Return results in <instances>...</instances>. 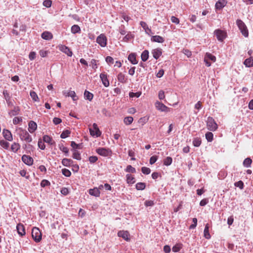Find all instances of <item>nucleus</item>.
Here are the masks:
<instances>
[{
  "label": "nucleus",
  "mask_w": 253,
  "mask_h": 253,
  "mask_svg": "<svg viewBox=\"0 0 253 253\" xmlns=\"http://www.w3.org/2000/svg\"><path fill=\"white\" fill-rule=\"evenodd\" d=\"M18 134L22 140H24L26 142H31L32 141V138L29 133L25 129L19 128L18 130Z\"/></svg>",
  "instance_id": "obj_1"
},
{
  "label": "nucleus",
  "mask_w": 253,
  "mask_h": 253,
  "mask_svg": "<svg viewBox=\"0 0 253 253\" xmlns=\"http://www.w3.org/2000/svg\"><path fill=\"white\" fill-rule=\"evenodd\" d=\"M236 24L242 35L245 37H248L249 33L245 24L240 19L237 20Z\"/></svg>",
  "instance_id": "obj_2"
},
{
  "label": "nucleus",
  "mask_w": 253,
  "mask_h": 253,
  "mask_svg": "<svg viewBox=\"0 0 253 253\" xmlns=\"http://www.w3.org/2000/svg\"><path fill=\"white\" fill-rule=\"evenodd\" d=\"M207 128L211 131H215L217 129L218 126L214 120L211 117H209L207 121Z\"/></svg>",
  "instance_id": "obj_3"
},
{
  "label": "nucleus",
  "mask_w": 253,
  "mask_h": 253,
  "mask_svg": "<svg viewBox=\"0 0 253 253\" xmlns=\"http://www.w3.org/2000/svg\"><path fill=\"white\" fill-rule=\"evenodd\" d=\"M96 152L100 156L103 157L111 156L112 152L109 148L100 147L96 150Z\"/></svg>",
  "instance_id": "obj_4"
},
{
  "label": "nucleus",
  "mask_w": 253,
  "mask_h": 253,
  "mask_svg": "<svg viewBox=\"0 0 253 253\" xmlns=\"http://www.w3.org/2000/svg\"><path fill=\"white\" fill-rule=\"evenodd\" d=\"M32 236L36 242H40L42 239V233L37 227H34L32 231Z\"/></svg>",
  "instance_id": "obj_5"
},
{
  "label": "nucleus",
  "mask_w": 253,
  "mask_h": 253,
  "mask_svg": "<svg viewBox=\"0 0 253 253\" xmlns=\"http://www.w3.org/2000/svg\"><path fill=\"white\" fill-rule=\"evenodd\" d=\"M89 132L91 136H95L96 137L100 136L101 134V131L97 126V124L95 123L93 124L92 128H89Z\"/></svg>",
  "instance_id": "obj_6"
},
{
  "label": "nucleus",
  "mask_w": 253,
  "mask_h": 253,
  "mask_svg": "<svg viewBox=\"0 0 253 253\" xmlns=\"http://www.w3.org/2000/svg\"><path fill=\"white\" fill-rule=\"evenodd\" d=\"M214 34L217 40L220 42L223 41L226 37V33L220 29L215 30Z\"/></svg>",
  "instance_id": "obj_7"
},
{
  "label": "nucleus",
  "mask_w": 253,
  "mask_h": 253,
  "mask_svg": "<svg viewBox=\"0 0 253 253\" xmlns=\"http://www.w3.org/2000/svg\"><path fill=\"white\" fill-rule=\"evenodd\" d=\"M96 42L102 47H105L107 44V38L104 34H101L96 39Z\"/></svg>",
  "instance_id": "obj_8"
},
{
  "label": "nucleus",
  "mask_w": 253,
  "mask_h": 253,
  "mask_svg": "<svg viewBox=\"0 0 253 253\" xmlns=\"http://www.w3.org/2000/svg\"><path fill=\"white\" fill-rule=\"evenodd\" d=\"M3 94L4 95V97L6 101L8 106L10 107L13 106V104L11 98V96L10 95L8 91L6 90H3Z\"/></svg>",
  "instance_id": "obj_9"
},
{
  "label": "nucleus",
  "mask_w": 253,
  "mask_h": 253,
  "mask_svg": "<svg viewBox=\"0 0 253 253\" xmlns=\"http://www.w3.org/2000/svg\"><path fill=\"white\" fill-rule=\"evenodd\" d=\"M22 161L28 166H32L33 164V159L30 156L23 155L22 157Z\"/></svg>",
  "instance_id": "obj_10"
},
{
  "label": "nucleus",
  "mask_w": 253,
  "mask_h": 253,
  "mask_svg": "<svg viewBox=\"0 0 253 253\" xmlns=\"http://www.w3.org/2000/svg\"><path fill=\"white\" fill-rule=\"evenodd\" d=\"M155 107L158 110L162 112H168L169 108L163 103L157 101L155 104Z\"/></svg>",
  "instance_id": "obj_11"
},
{
  "label": "nucleus",
  "mask_w": 253,
  "mask_h": 253,
  "mask_svg": "<svg viewBox=\"0 0 253 253\" xmlns=\"http://www.w3.org/2000/svg\"><path fill=\"white\" fill-rule=\"evenodd\" d=\"M118 236L120 237L123 238L126 241H129L130 239L129 238V233L127 231H120L118 232Z\"/></svg>",
  "instance_id": "obj_12"
},
{
  "label": "nucleus",
  "mask_w": 253,
  "mask_h": 253,
  "mask_svg": "<svg viewBox=\"0 0 253 253\" xmlns=\"http://www.w3.org/2000/svg\"><path fill=\"white\" fill-rule=\"evenodd\" d=\"M59 49L61 51H62L63 52H64V53L67 54L68 56L71 57L72 56V54H73L72 51L67 46L64 45H61L60 46H59Z\"/></svg>",
  "instance_id": "obj_13"
},
{
  "label": "nucleus",
  "mask_w": 253,
  "mask_h": 253,
  "mask_svg": "<svg viewBox=\"0 0 253 253\" xmlns=\"http://www.w3.org/2000/svg\"><path fill=\"white\" fill-rule=\"evenodd\" d=\"M100 78L101 80L102 84L105 87H108L110 84L109 81L107 79V75L104 73H101L100 75Z\"/></svg>",
  "instance_id": "obj_14"
},
{
  "label": "nucleus",
  "mask_w": 253,
  "mask_h": 253,
  "mask_svg": "<svg viewBox=\"0 0 253 253\" xmlns=\"http://www.w3.org/2000/svg\"><path fill=\"white\" fill-rule=\"evenodd\" d=\"M28 126V130L30 133H33L37 128V125L33 121H30Z\"/></svg>",
  "instance_id": "obj_15"
},
{
  "label": "nucleus",
  "mask_w": 253,
  "mask_h": 253,
  "mask_svg": "<svg viewBox=\"0 0 253 253\" xmlns=\"http://www.w3.org/2000/svg\"><path fill=\"white\" fill-rule=\"evenodd\" d=\"M3 135L5 139L8 141H11L13 139L12 136L10 131L7 129H3Z\"/></svg>",
  "instance_id": "obj_16"
},
{
  "label": "nucleus",
  "mask_w": 253,
  "mask_h": 253,
  "mask_svg": "<svg viewBox=\"0 0 253 253\" xmlns=\"http://www.w3.org/2000/svg\"><path fill=\"white\" fill-rule=\"evenodd\" d=\"M227 1L225 0H219L215 3L216 9L221 10L226 4Z\"/></svg>",
  "instance_id": "obj_17"
},
{
  "label": "nucleus",
  "mask_w": 253,
  "mask_h": 253,
  "mask_svg": "<svg viewBox=\"0 0 253 253\" xmlns=\"http://www.w3.org/2000/svg\"><path fill=\"white\" fill-rule=\"evenodd\" d=\"M16 229L18 232V233L20 236H23L25 234V228L23 224L21 223H19L16 226Z\"/></svg>",
  "instance_id": "obj_18"
},
{
  "label": "nucleus",
  "mask_w": 253,
  "mask_h": 253,
  "mask_svg": "<svg viewBox=\"0 0 253 253\" xmlns=\"http://www.w3.org/2000/svg\"><path fill=\"white\" fill-rule=\"evenodd\" d=\"M152 53L153 57L156 59H158L162 55V49L160 48L154 49L152 50Z\"/></svg>",
  "instance_id": "obj_19"
},
{
  "label": "nucleus",
  "mask_w": 253,
  "mask_h": 253,
  "mask_svg": "<svg viewBox=\"0 0 253 253\" xmlns=\"http://www.w3.org/2000/svg\"><path fill=\"white\" fill-rule=\"evenodd\" d=\"M89 194L91 196L98 197L100 196V191H99L98 188L95 187L89 190Z\"/></svg>",
  "instance_id": "obj_20"
},
{
  "label": "nucleus",
  "mask_w": 253,
  "mask_h": 253,
  "mask_svg": "<svg viewBox=\"0 0 253 253\" xmlns=\"http://www.w3.org/2000/svg\"><path fill=\"white\" fill-rule=\"evenodd\" d=\"M64 94L66 96H70L72 97L73 101H76L78 99V97L74 91L70 90L67 92H64Z\"/></svg>",
  "instance_id": "obj_21"
},
{
  "label": "nucleus",
  "mask_w": 253,
  "mask_h": 253,
  "mask_svg": "<svg viewBox=\"0 0 253 253\" xmlns=\"http://www.w3.org/2000/svg\"><path fill=\"white\" fill-rule=\"evenodd\" d=\"M42 38L45 40H50L52 39L53 36L51 33L45 31L41 35Z\"/></svg>",
  "instance_id": "obj_22"
},
{
  "label": "nucleus",
  "mask_w": 253,
  "mask_h": 253,
  "mask_svg": "<svg viewBox=\"0 0 253 253\" xmlns=\"http://www.w3.org/2000/svg\"><path fill=\"white\" fill-rule=\"evenodd\" d=\"M151 40L153 42H157L159 43H163L164 42V38L160 36H153Z\"/></svg>",
  "instance_id": "obj_23"
},
{
  "label": "nucleus",
  "mask_w": 253,
  "mask_h": 253,
  "mask_svg": "<svg viewBox=\"0 0 253 253\" xmlns=\"http://www.w3.org/2000/svg\"><path fill=\"white\" fill-rule=\"evenodd\" d=\"M140 24L141 26L145 30V33L146 34L150 35L152 33L151 30L148 27V26L146 22H145L144 21H141L140 22Z\"/></svg>",
  "instance_id": "obj_24"
},
{
  "label": "nucleus",
  "mask_w": 253,
  "mask_h": 253,
  "mask_svg": "<svg viewBox=\"0 0 253 253\" xmlns=\"http://www.w3.org/2000/svg\"><path fill=\"white\" fill-rule=\"evenodd\" d=\"M128 60L133 65L137 64L135 53H131L128 56Z\"/></svg>",
  "instance_id": "obj_25"
},
{
  "label": "nucleus",
  "mask_w": 253,
  "mask_h": 253,
  "mask_svg": "<svg viewBox=\"0 0 253 253\" xmlns=\"http://www.w3.org/2000/svg\"><path fill=\"white\" fill-rule=\"evenodd\" d=\"M244 64L247 67L253 66V57L246 59L244 62Z\"/></svg>",
  "instance_id": "obj_26"
},
{
  "label": "nucleus",
  "mask_w": 253,
  "mask_h": 253,
  "mask_svg": "<svg viewBox=\"0 0 253 253\" xmlns=\"http://www.w3.org/2000/svg\"><path fill=\"white\" fill-rule=\"evenodd\" d=\"M205 60H211L213 62H215L216 57L210 53H206L204 57Z\"/></svg>",
  "instance_id": "obj_27"
},
{
  "label": "nucleus",
  "mask_w": 253,
  "mask_h": 253,
  "mask_svg": "<svg viewBox=\"0 0 253 253\" xmlns=\"http://www.w3.org/2000/svg\"><path fill=\"white\" fill-rule=\"evenodd\" d=\"M20 109L19 107L15 106L14 107L13 109L11 110L10 112H9V115L11 117L13 116H16L18 115L19 113Z\"/></svg>",
  "instance_id": "obj_28"
},
{
  "label": "nucleus",
  "mask_w": 253,
  "mask_h": 253,
  "mask_svg": "<svg viewBox=\"0 0 253 253\" xmlns=\"http://www.w3.org/2000/svg\"><path fill=\"white\" fill-rule=\"evenodd\" d=\"M43 140L44 142L50 145H53L54 143V141L53 140L52 138L47 135L43 136Z\"/></svg>",
  "instance_id": "obj_29"
},
{
  "label": "nucleus",
  "mask_w": 253,
  "mask_h": 253,
  "mask_svg": "<svg viewBox=\"0 0 253 253\" xmlns=\"http://www.w3.org/2000/svg\"><path fill=\"white\" fill-rule=\"evenodd\" d=\"M149 57V51L147 50H145L142 52L141 55V58L143 61L145 62L147 61Z\"/></svg>",
  "instance_id": "obj_30"
},
{
  "label": "nucleus",
  "mask_w": 253,
  "mask_h": 253,
  "mask_svg": "<svg viewBox=\"0 0 253 253\" xmlns=\"http://www.w3.org/2000/svg\"><path fill=\"white\" fill-rule=\"evenodd\" d=\"M126 181L127 183L129 184H132L135 183V181L134 180V177L129 174L126 175Z\"/></svg>",
  "instance_id": "obj_31"
},
{
  "label": "nucleus",
  "mask_w": 253,
  "mask_h": 253,
  "mask_svg": "<svg viewBox=\"0 0 253 253\" xmlns=\"http://www.w3.org/2000/svg\"><path fill=\"white\" fill-rule=\"evenodd\" d=\"M204 237L206 239H209L211 238V235L209 233V226L208 224H207L205 226L204 231Z\"/></svg>",
  "instance_id": "obj_32"
},
{
  "label": "nucleus",
  "mask_w": 253,
  "mask_h": 253,
  "mask_svg": "<svg viewBox=\"0 0 253 253\" xmlns=\"http://www.w3.org/2000/svg\"><path fill=\"white\" fill-rule=\"evenodd\" d=\"M71 32L74 34L80 33L81 32V28L78 25H74L71 27Z\"/></svg>",
  "instance_id": "obj_33"
},
{
  "label": "nucleus",
  "mask_w": 253,
  "mask_h": 253,
  "mask_svg": "<svg viewBox=\"0 0 253 253\" xmlns=\"http://www.w3.org/2000/svg\"><path fill=\"white\" fill-rule=\"evenodd\" d=\"M252 163V160L250 158L245 159L243 162V165L246 168H249Z\"/></svg>",
  "instance_id": "obj_34"
},
{
  "label": "nucleus",
  "mask_w": 253,
  "mask_h": 253,
  "mask_svg": "<svg viewBox=\"0 0 253 253\" xmlns=\"http://www.w3.org/2000/svg\"><path fill=\"white\" fill-rule=\"evenodd\" d=\"M192 143L195 147H199L202 143L201 139L199 137L194 138Z\"/></svg>",
  "instance_id": "obj_35"
},
{
  "label": "nucleus",
  "mask_w": 253,
  "mask_h": 253,
  "mask_svg": "<svg viewBox=\"0 0 253 253\" xmlns=\"http://www.w3.org/2000/svg\"><path fill=\"white\" fill-rule=\"evenodd\" d=\"M73 163V161L71 159L67 158H64L62 161V164L63 166L66 167H69Z\"/></svg>",
  "instance_id": "obj_36"
},
{
  "label": "nucleus",
  "mask_w": 253,
  "mask_h": 253,
  "mask_svg": "<svg viewBox=\"0 0 253 253\" xmlns=\"http://www.w3.org/2000/svg\"><path fill=\"white\" fill-rule=\"evenodd\" d=\"M84 98L89 101H91L93 97V94L87 90H85L84 92Z\"/></svg>",
  "instance_id": "obj_37"
},
{
  "label": "nucleus",
  "mask_w": 253,
  "mask_h": 253,
  "mask_svg": "<svg viewBox=\"0 0 253 253\" xmlns=\"http://www.w3.org/2000/svg\"><path fill=\"white\" fill-rule=\"evenodd\" d=\"M118 81L122 83H125L126 82V79L125 78V76L124 74L122 73H120L118 75Z\"/></svg>",
  "instance_id": "obj_38"
},
{
  "label": "nucleus",
  "mask_w": 253,
  "mask_h": 253,
  "mask_svg": "<svg viewBox=\"0 0 253 253\" xmlns=\"http://www.w3.org/2000/svg\"><path fill=\"white\" fill-rule=\"evenodd\" d=\"M136 188L138 190H144L146 187V184L144 182H138L135 185Z\"/></svg>",
  "instance_id": "obj_39"
},
{
  "label": "nucleus",
  "mask_w": 253,
  "mask_h": 253,
  "mask_svg": "<svg viewBox=\"0 0 253 253\" xmlns=\"http://www.w3.org/2000/svg\"><path fill=\"white\" fill-rule=\"evenodd\" d=\"M59 148L65 154L66 156H68L69 150L67 147H65L63 144H60L59 145Z\"/></svg>",
  "instance_id": "obj_40"
},
{
  "label": "nucleus",
  "mask_w": 253,
  "mask_h": 253,
  "mask_svg": "<svg viewBox=\"0 0 253 253\" xmlns=\"http://www.w3.org/2000/svg\"><path fill=\"white\" fill-rule=\"evenodd\" d=\"M133 121V119L132 117H126L124 118V123L126 125H129L131 124Z\"/></svg>",
  "instance_id": "obj_41"
},
{
  "label": "nucleus",
  "mask_w": 253,
  "mask_h": 253,
  "mask_svg": "<svg viewBox=\"0 0 253 253\" xmlns=\"http://www.w3.org/2000/svg\"><path fill=\"white\" fill-rule=\"evenodd\" d=\"M20 146L18 143L14 142L12 144L11 149L12 151L16 152L20 149Z\"/></svg>",
  "instance_id": "obj_42"
},
{
  "label": "nucleus",
  "mask_w": 253,
  "mask_h": 253,
  "mask_svg": "<svg viewBox=\"0 0 253 253\" xmlns=\"http://www.w3.org/2000/svg\"><path fill=\"white\" fill-rule=\"evenodd\" d=\"M213 134L211 132H208L206 133L205 136L207 141L209 142H211L213 140Z\"/></svg>",
  "instance_id": "obj_43"
},
{
  "label": "nucleus",
  "mask_w": 253,
  "mask_h": 253,
  "mask_svg": "<svg viewBox=\"0 0 253 253\" xmlns=\"http://www.w3.org/2000/svg\"><path fill=\"white\" fill-rule=\"evenodd\" d=\"M172 161V159L170 157H167L164 160V164L165 166H169L171 165Z\"/></svg>",
  "instance_id": "obj_44"
},
{
  "label": "nucleus",
  "mask_w": 253,
  "mask_h": 253,
  "mask_svg": "<svg viewBox=\"0 0 253 253\" xmlns=\"http://www.w3.org/2000/svg\"><path fill=\"white\" fill-rule=\"evenodd\" d=\"M73 158L75 159L80 160L81 159L80 153L78 151L74 150L73 154Z\"/></svg>",
  "instance_id": "obj_45"
},
{
  "label": "nucleus",
  "mask_w": 253,
  "mask_h": 253,
  "mask_svg": "<svg viewBox=\"0 0 253 253\" xmlns=\"http://www.w3.org/2000/svg\"><path fill=\"white\" fill-rule=\"evenodd\" d=\"M71 132L70 130L66 129L64 130L61 134L60 137L62 138H66L70 134Z\"/></svg>",
  "instance_id": "obj_46"
},
{
  "label": "nucleus",
  "mask_w": 253,
  "mask_h": 253,
  "mask_svg": "<svg viewBox=\"0 0 253 253\" xmlns=\"http://www.w3.org/2000/svg\"><path fill=\"white\" fill-rule=\"evenodd\" d=\"M30 96L34 101H39V97L38 96V95L35 91H31L30 92Z\"/></svg>",
  "instance_id": "obj_47"
},
{
  "label": "nucleus",
  "mask_w": 253,
  "mask_h": 253,
  "mask_svg": "<svg viewBox=\"0 0 253 253\" xmlns=\"http://www.w3.org/2000/svg\"><path fill=\"white\" fill-rule=\"evenodd\" d=\"M0 145L4 149H7L9 147V144L8 142L2 140L0 141Z\"/></svg>",
  "instance_id": "obj_48"
},
{
  "label": "nucleus",
  "mask_w": 253,
  "mask_h": 253,
  "mask_svg": "<svg viewBox=\"0 0 253 253\" xmlns=\"http://www.w3.org/2000/svg\"><path fill=\"white\" fill-rule=\"evenodd\" d=\"M62 173L64 175H65L66 177H69L71 174V171L69 169H62Z\"/></svg>",
  "instance_id": "obj_49"
},
{
  "label": "nucleus",
  "mask_w": 253,
  "mask_h": 253,
  "mask_svg": "<svg viewBox=\"0 0 253 253\" xmlns=\"http://www.w3.org/2000/svg\"><path fill=\"white\" fill-rule=\"evenodd\" d=\"M141 171L142 173L145 174H149L151 172V169L149 168L145 167H142Z\"/></svg>",
  "instance_id": "obj_50"
},
{
  "label": "nucleus",
  "mask_w": 253,
  "mask_h": 253,
  "mask_svg": "<svg viewBox=\"0 0 253 253\" xmlns=\"http://www.w3.org/2000/svg\"><path fill=\"white\" fill-rule=\"evenodd\" d=\"M234 185L236 187H239L240 189H243L244 188V183L241 180L235 182L234 183Z\"/></svg>",
  "instance_id": "obj_51"
},
{
  "label": "nucleus",
  "mask_w": 253,
  "mask_h": 253,
  "mask_svg": "<svg viewBox=\"0 0 253 253\" xmlns=\"http://www.w3.org/2000/svg\"><path fill=\"white\" fill-rule=\"evenodd\" d=\"M126 172H131V173H134L136 171L135 168L132 167L130 165H128L127 166V167L126 169Z\"/></svg>",
  "instance_id": "obj_52"
},
{
  "label": "nucleus",
  "mask_w": 253,
  "mask_h": 253,
  "mask_svg": "<svg viewBox=\"0 0 253 253\" xmlns=\"http://www.w3.org/2000/svg\"><path fill=\"white\" fill-rule=\"evenodd\" d=\"M181 248V245L177 244L172 247V250L173 252L177 253L180 251Z\"/></svg>",
  "instance_id": "obj_53"
},
{
  "label": "nucleus",
  "mask_w": 253,
  "mask_h": 253,
  "mask_svg": "<svg viewBox=\"0 0 253 253\" xmlns=\"http://www.w3.org/2000/svg\"><path fill=\"white\" fill-rule=\"evenodd\" d=\"M140 95H141V92H135V93L131 92L129 93V97H131V98L134 97H136L137 98V97H139Z\"/></svg>",
  "instance_id": "obj_54"
},
{
  "label": "nucleus",
  "mask_w": 253,
  "mask_h": 253,
  "mask_svg": "<svg viewBox=\"0 0 253 253\" xmlns=\"http://www.w3.org/2000/svg\"><path fill=\"white\" fill-rule=\"evenodd\" d=\"M52 1L51 0H45L43 2V5L46 7H50Z\"/></svg>",
  "instance_id": "obj_55"
},
{
  "label": "nucleus",
  "mask_w": 253,
  "mask_h": 253,
  "mask_svg": "<svg viewBox=\"0 0 253 253\" xmlns=\"http://www.w3.org/2000/svg\"><path fill=\"white\" fill-rule=\"evenodd\" d=\"M50 185V182L47 180H42L41 183V186L42 187H44L46 186Z\"/></svg>",
  "instance_id": "obj_56"
},
{
  "label": "nucleus",
  "mask_w": 253,
  "mask_h": 253,
  "mask_svg": "<svg viewBox=\"0 0 253 253\" xmlns=\"http://www.w3.org/2000/svg\"><path fill=\"white\" fill-rule=\"evenodd\" d=\"M132 38H133L132 35L131 34H127L123 38V41L124 42H127Z\"/></svg>",
  "instance_id": "obj_57"
},
{
  "label": "nucleus",
  "mask_w": 253,
  "mask_h": 253,
  "mask_svg": "<svg viewBox=\"0 0 253 253\" xmlns=\"http://www.w3.org/2000/svg\"><path fill=\"white\" fill-rule=\"evenodd\" d=\"M22 119L21 117H15L13 120V123L14 125H17L22 122Z\"/></svg>",
  "instance_id": "obj_58"
},
{
  "label": "nucleus",
  "mask_w": 253,
  "mask_h": 253,
  "mask_svg": "<svg viewBox=\"0 0 253 253\" xmlns=\"http://www.w3.org/2000/svg\"><path fill=\"white\" fill-rule=\"evenodd\" d=\"M48 52V51L44 50H41L39 51L40 55L42 57H46L47 55Z\"/></svg>",
  "instance_id": "obj_59"
},
{
  "label": "nucleus",
  "mask_w": 253,
  "mask_h": 253,
  "mask_svg": "<svg viewBox=\"0 0 253 253\" xmlns=\"http://www.w3.org/2000/svg\"><path fill=\"white\" fill-rule=\"evenodd\" d=\"M158 157L156 156H153L150 159V164L151 165L154 164L157 160Z\"/></svg>",
  "instance_id": "obj_60"
},
{
  "label": "nucleus",
  "mask_w": 253,
  "mask_h": 253,
  "mask_svg": "<svg viewBox=\"0 0 253 253\" xmlns=\"http://www.w3.org/2000/svg\"><path fill=\"white\" fill-rule=\"evenodd\" d=\"M159 98L160 100H163L165 98V92L163 90H160L158 94Z\"/></svg>",
  "instance_id": "obj_61"
},
{
  "label": "nucleus",
  "mask_w": 253,
  "mask_h": 253,
  "mask_svg": "<svg viewBox=\"0 0 253 253\" xmlns=\"http://www.w3.org/2000/svg\"><path fill=\"white\" fill-rule=\"evenodd\" d=\"M119 32L120 34L122 35H125L126 34V31L125 30V27L124 25H122L119 28Z\"/></svg>",
  "instance_id": "obj_62"
},
{
  "label": "nucleus",
  "mask_w": 253,
  "mask_h": 253,
  "mask_svg": "<svg viewBox=\"0 0 253 253\" xmlns=\"http://www.w3.org/2000/svg\"><path fill=\"white\" fill-rule=\"evenodd\" d=\"M170 19L171 22L173 23H175L176 24H178L179 23V19L174 16H171Z\"/></svg>",
  "instance_id": "obj_63"
},
{
  "label": "nucleus",
  "mask_w": 253,
  "mask_h": 253,
  "mask_svg": "<svg viewBox=\"0 0 253 253\" xmlns=\"http://www.w3.org/2000/svg\"><path fill=\"white\" fill-rule=\"evenodd\" d=\"M144 204L146 207H150L153 206L154 205V202L153 201L147 200L145 202Z\"/></svg>",
  "instance_id": "obj_64"
}]
</instances>
